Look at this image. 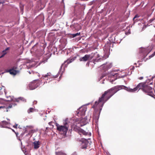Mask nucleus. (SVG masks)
Segmentation results:
<instances>
[{"mask_svg":"<svg viewBox=\"0 0 155 155\" xmlns=\"http://www.w3.org/2000/svg\"><path fill=\"white\" fill-rule=\"evenodd\" d=\"M86 110V109L84 107H80L78 110V112L77 113L78 116H83L85 114V112Z\"/></svg>","mask_w":155,"mask_h":155,"instance_id":"nucleus-7","label":"nucleus"},{"mask_svg":"<svg viewBox=\"0 0 155 155\" xmlns=\"http://www.w3.org/2000/svg\"><path fill=\"white\" fill-rule=\"evenodd\" d=\"M62 2H64V0H62Z\"/></svg>","mask_w":155,"mask_h":155,"instance_id":"nucleus-39","label":"nucleus"},{"mask_svg":"<svg viewBox=\"0 0 155 155\" xmlns=\"http://www.w3.org/2000/svg\"><path fill=\"white\" fill-rule=\"evenodd\" d=\"M9 48H7L5 50H4L2 52V54L0 56V58L3 57L7 53L6 51L8 50Z\"/></svg>","mask_w":155,"mask_h":155,"instance_id":"nucleus-17","label":"nucleus"},{"mask_svg":"<svg viewBox=\"0 0 155 155\" xmlns=\"http://www.w3.org/2000/svg\"><path fill=\"white\" fill-rule=\"evenodd\" d=\"M5 87L2 86L1 87H0V92H1V91L2 90V89H3L4 90H5Z\"/></svg>","mask_w":155,"mask_h":155,"instance_id":"nucleus-25","label":"nucleus"},{"mask_svg":"<svg viewBox=\"0 0 155 155\" xmlns=\"http://www.w3.org/2000/svg\"><path fill=\"white\" fill-rule=\"evenodd\" d=\"M155 55V51L151 55L149 56V58H151L153 57Z\"/></svg>","mask_w":155,"mask_h":155,"instance_id":"nucleus-24","label":"nucleus"},{"mask_svg":"<svg viewBox=\"0 0 155 155\" xmlns=\"http://www.w3.org/2000/svg\"><path fill=\"white\" fill-rule=\"evenodd\" d=\"M93 56H91L89 54H86L83 57L81 58L79 60L80 61H86L90 58L92 59L93 58Z\"/></svg>","mask_w":155,"mask_h":155,"instance_id":"nucleus-8","label":"nucleus"},{"mask_svg":"<svg viewBox=\"0 0 155 155\" xmlns=\"http://www.w3.org/2000/svg\"><path fill=\"white\" fill-rule=\"evenodd\" d=\"M103 69L105 71L109 69L112 66V65L111 63H109L107 64L106 62L105 64H102Z\"/></svg>","mask_w":155,"mask_h":155,"instance_id":"nucleus-10","label":"nucleus"},{"mask_svg":"<svg viewBox=\"0 0 155 155\" xmlns=\"http://www.w3.org/2000/svg\"><path fill=\"white\" fill-rule=\"evenodd\" d=\"M152 83H153V82H150V84H152Z\"/></svg>","mask_w":155,"mask_h":155,"instance_id":"nucleus-37","label":"nucleus"},{"mask_svg":"<svg viewBox=\"0 0 155 155\" xmlns=\"http://www.w3.org/2000/svg\"><path fill=\"white\" fill-rule=\"evenodd\" d=\"M18 124H15V125H14L13 126V127L14 128H17V127L18 126Z\"/></svg>","mask_w":155,"mask_h":155,"instance_id":"nucleus-29","label":"nucleus"},{"mask_svg":"<svg viewBox=\"0 0 155 155\" xmlns=\"http://www.w3.org/2000/svg\"><path fill=\"white\" fill-rule=\"evenodd\" d=\"M143 78V77H140L139 78V79L140 80H142Z\"/></svg>","mask_w":155,"mask_h":155,"instance_id":"nucleus-33","label":"nucleus"},{"mask_svg":"<svg viewBox=\"0 0 155 155\" xmlns=\"http://www.w3.org/2000/svg\"><path fill=\"white\" fill-rule=\"evenodd\" d=\"M151 20H152V21H153L154 19H151Z\"/></svg>","mask_w":155,"mask_h":155,"instance_id":"nucleus-38","label":"nucleus"},{"mask_svg":"<svg viewBox=\"0 0 155 155\" xmlns=\"http://www.w3.org/2000/svg\"><path fill=\"white\" fill-rule=\"evenodd\" d=\"M12 131H13V132H15V134H16V135L17 137V135H18V133H17L15 132V131H14L13 130H12Z\"/></svg>","mask_w":155,"mask_h":155,"instance_id":"nucleus-34","label":"nucleus"},{"mask_svg":"<svg viewBox=\"0 0 155 155\" xmlns=\"http://www.w3.org/2000/svg\"><path fill=\"white\" fill-rule=\"evenodd\" d=\"M35 109L33 108H30L28 110V113L33 112L35 111Z\"/></svg>","mask_w":155,"mask_h":155,"instance_id":"nucleus-21","label":"nucleus"},{"mask_svg":"<svg viewBox=\"0 0 155 155\" xmlns=\"http://www.w3.org/2000/svg\"><path fill=\"white\" fill-rule=\"evenodd\" d=\"M40 85L39 81L35 80L30 82L27 87L30 90H33L38 87Z\"/></svg>","mask_w":155,"mask_h":155,"instance_id":"nucleus-4","label":"nucleus"},{"mask_svg":"<svg viewBox=\"0 0 155 155\" xmlns=\"http://www.w3.org/2000/svg\"><path fill=\"white\" fill-rule=\"evenodd\" d=\"M33 130H31L30 131H29V134L30 133H32V132H33Z\"/></svg>","mask_w":155,"mask_h":155,"instance_id":"nucleus-36","label":"nucleus"},{"mask_svg":"<svg viewBox=\"0 0 155 155\" xmlns=\"http://www.w3.org/2000/svg\"><path fill=\"white\" fill-rule=\"evenodd\" d=\"M115 87L105 91L101 96L99 97L98 101H95L92 107L94 109L93 113V119L97 122L99 119V115L104 104L113 95L117 92Z\"/></svg>","mask_w":155,"mask_h":155,"instance_id":"nucleus-1","label":"nucleus"},{"mask_svg":"<svg viewBox=\"0 0 155 155\" xmlns=\"http://www.w3.org/2000/svg\"><path fill=\"white\" fill-rule=\"evenodd\" d=\"M33 144H34V148L35 149H37L38 148L39 146V143L38 142H34L33 143Z\"/></svg>","mask_w":155,"mask_h":155,"instance_id":"nucleus-18","label":"nucleus"},{"mask_svg":"<svg viewBox=\"0 0 155 155\" xmlns=\"http://www.w3.org/2000/svg\"><path fill=\"white\" fill-rule=\"evenodd\" d=\"M150 51L151 50L149 47L147 48H140L139 50V54L138 55V57L140 58V57H139V55L140 56V53H143V56H144L143 58H144Z\"/></svg>","mask_w":155,"mask_h":155,"instance_id":"nucleus-5","label":"nucleus"},{"mask_svg":"<svg viewBox=\"0 0 155 155\" xmlns=\"http://www.w3.org/2000/svg\"><path fill=\"white\" fill-rule=\"evenodd\" d=\"M71 129L74 130V131L77 132L79 133L80 131V130L81 128L77 126L76 125H73L71 126Z\"/></svg>","mask_w":155,"mask_h":155,"instance_id":"nucleus-12","label":"nucleus"},{"mask_svg":"<svg viewBox=\"0 0 155 155\" xmlns=\"http://www.w3.org/2000/svg\"><path fill=\"white\" fill-rule=\"evenodd\" d=\"M89 64H90L89 62H87V64H86V65L87 66H89Z\"/></svg>","mask_w":155,"mask_h":155,"instance_id":"nucleus-32","label":"nucleus"},{"mask_svg":"<svg viewBox=\"0 0 155 155\" xmlns=\"http://www.w3.org/2000/svg\"><path fill=\"white\" fill-rule=\"evenodd\" d=\"M2 123L3 124H8V123L6 121H4L2 122Z\"/></svg>","mask_w":155,"mask_h":155,"instance_id":"nucleus-28","label":"nucleus"},{"mask_svg":"<svg viewBox=\"0 0 155 155\" xmlns=\"http://www.w3.org/2000/svg\"><path fill=\"white\" fill-rule=\"evenodd\" d=\"M53 123V122H52V121H51L50 122H49V123H48V124H49V125H50V126H52V127H54V126L52 124Z\"/></svg>","mask_w":155,"mask_h":155,"instance_id":"nucleus-26","label":"nucleus"},{"mask_svg":"<svg viewBox=\"0 0 155 155\" xmlns=\"http://www.w3.org/2000/svg\"><path fill=\"white\" fill-rule=\"evenodd\" d=\"M138 17H139V16H138V15H136L134 18L133 19L134 20L135 18H138Z\"/></svg>","mask_w":155,"mask_h":155,"instance_id":"nucleus-30","label":"nucleus"},{"mask_svg":"<svg viewBox=\"0 0 155 155\" xmlns=\"http://www.w3.org/2000/svg\"><path fill=\"white\" fill-rule=\"evenodd\" d=\"M117 74V73L114 74H111V75H112V76H114L115 75H116Z\"/></svg>","mask_w":155,"mask_h":155,"instance_id":"nucleus-35","label":"nucleus"},{"mask_svg":"<svg viewBox=\"0 0 155 155\" xmlns=\"http://www.w3.org/2000/svg\"><path fill=\"white\" fill-rule=\"evenodd\" d=\"M79 133H81L83 134L84 135H87V133L86 132H85L84 130H83L81 129V130H80V131Z\"/></svg>","mask_w":155,"mask_h":155,"instance_id":"nucleus-20","label":"nucleus"},{"mask_svg":"<svg viewBox=\"0 0 155 155\" xmlns=\"http://www.w3.org/2000/svg\"><path fill=\"white\" fill-rule=\"evenodd\" d=\"M5 92V94L6 95V98L7 99V100H6V101H14V97L12 96H7L6 95V92Z\"/></svg>","mask_w":155,"mask_h":155,"instance_id":"nucleus-13","label":"nucleus"},{"mask_svg":"<svg viewBox=\"0 0 155 155\" xmlns=\"http://www.w3.org/2000/svg\"><path fill=\"white\" fill-rule=\"evenodd\" d=\"M115 87L117 92L120 90L124 89L130 92H134L138 90L141 89L143 91L151 96L153 97V95L152 88L148 85L146 83H140L133 89L127 87L124 85H117Z\"/></svg>","mask_w":155,"mask_h":155,"instance_id":"nucleus-2","label":"nucleus"},{"mask_svg":"<svg viewBox=\"0 0 155 155\" xmlns=\"http://www.w3.org/2000/svg\"><path fill=\"white\" fill-rule=\"evenodd\" d=\"M42 77L43 78H50L51 77V74L50 73H48L47 74L43 75Z\"/></svg>","mask_w":155,"mask_h":155,"instance_id":"nucleus-16","label":"nucleus"},{"mask_svg":"<svg viewBox=\"0 0 155 155\" xmlns=\"http://www.w3.org/2000/svg\"><path fill=\"white\" fill-rule=\"evenodd\" d=\"M24 100L25 99L21 97H19L17 98H15L14 99V101H13L15 102L16 101L18 102H19L21 101H24Z\"/></svg>","mask_w":155,"mask_h":155,"instance_id":"nucleus-14","label":"nucleus"},{"mask_svg":"<svg viewBox=\"0 0 155 155\" xmlns=\"http://www.w3.org/2000/svg\"><path fill=\"white\" fill-rule=\"evenodd\" d=\"M16 105V104L15 103H11V104H10L8 105V106L6 107H5V106H3V107L2 106V107H0V108H5L6 110V112H8L9 111V109L12 108L13 106L14 107Z\"/></svg>","mask_w":155,"mask_h":155,"instance_id":"nucleus-11","label":"nucleus"},{"mask_svg":"<svg viewBox=\"0 0 155 155\" xmlns=\"http://www.w3.org/2000/svg\"><path fill=\"white\" fill-rule=\"evenodd\" d=\"M76 58V57H74L71 59H68L66 61H65L64 64H62L60 69V70L61 71L62 67L63 66L64 64H65L67 63L66 65L69 64L71 63Z\"/></svg>","mask_w":155,"mask_h":155,"instance_id":"nucleus-9","label":"nucleus"},{"mask_svg":"<svg viewBox=\"0 0 155 155\" xmlns=\"http://www.w3.org/2000/svg\"><path fill=\"white\" fill-rule=\"evenodd\" d=\"M105 75H101V77H100V79H102L104 76H105Z\"/></svg>","mask_w":155,"mask_h":155,"instance_id":"nucleus-31","label":"nucleus"},{"mask_svg":"<svg viewBox=\"0 0 155 155\" xmlns=\"http://www.w3.org/2000/svg\"><path fill=\"white\" fill-rule=\"evenodd\" d=\"M96 55H97L98 57H99V54H97V53H94V56H95Z\"/></svg>","mask_w":155,"mask_h":155,"instance_id":"nucleus-27","label":"nucleus"},{"mask_svg":"<svg viewBox=\"0 0 155 155\" xmlns=\"http://www.w3.org/2000/svg\"><path fill=\"white\" fill-rule=\"evenodd\" d=\"M9 72L10 74L14 75H16L18 72L17 71L13 69H10Z\"/></svg>","mask_w":155,"mask_h":155,"instance_id":"nucleus-15","label":"nucleus"},{"mask_svg":"<svg viewBox=\"0 0 155 155\" xmlns=\"http://www.w3.org/2000/svg\"><path fill=\"white\" fill-rule=\"evenodd\" d=\"M80 141L81 143V148L83 149L87 148L88 144H90L87 140L84 138H81V140H80Z\"/></svg>","mask_w":155,"mask_h":155,"instance_id":"nucleus-6","label":"nucleus"},{"mask_svg":"<svg viewBox=\"0 0 155 155\" xmlns=\"http://www.w3.org/2000/svg\"><path fill=\"white\" fill-rule=\"evenodd\" d=\"M56 155H67V154L62 151L56 153Z\"/></svg>","mask_w":155,"mask_h":155,"instance_id":"nucleus-19","label":"nucleus"},{"mask_svg":"<svg viewBox=\"0 0 155 155\" xmlns=\"http://www.w3.org/2000/svg\"><path fill=\"white\" fill-rule=\"evenodd\" d=\"M80 32H79V33H77L76 34H72L71 35H72V36L73 38H74L77 36H79L80 35Z\"/></svg>","mask_w":155,"mask_h":155,"instance_id":"nucleus-23","label":"nucleus"},{"mask_svg":"<svg viewBox=\"0 0 155 155\" xmlns=\"http://www.w3.org/2000/svg\"><path fill=\"white\" fill-rule=\"evenodd\" d=\"M5 0L6 1H8V0Z\"/></svg>","mask_w":155,"mask_h":155,"instance_id":"nucleus-40","label":"nucleus"},{"mask_svg":"<svg viewBox=\"0 0 155 155\" xmlns=\"http://www.w3.org/2000/svg\"><path fill=\"white\" fill-rule=\"evenodd\" d=\"M101 60V58H99L98 59H93L92 61L93 62L94 64H95L96 62H98L99 61H101L100 60Z\"/></svg>","mask_w":155,"mask_h":155,"instance_id":"nucleus-22","label":"nucleus"},{"mask_svg":"<svg viewBox=\"0 0 155 155\" xmlns=\"http://www.w3.org/2000/svg\"><path fill=\"white\" fill-rule=\"evenodd\" d=\"M57 129L58 131L63 132L65 134H66L68 131V125L67 123L64 125H60L58 124H56Z\"/></svg>","mask_w":155,"mask_h":155,"instance_id":"nucleus-3","label":"nucleus"}]
</instances>
